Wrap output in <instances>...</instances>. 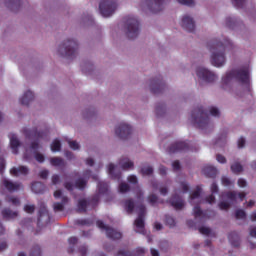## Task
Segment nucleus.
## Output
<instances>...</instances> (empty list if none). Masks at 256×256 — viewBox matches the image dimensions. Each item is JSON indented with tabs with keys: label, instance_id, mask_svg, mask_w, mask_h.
Here are the masks:
<instances>
[{
	"label": "nucleus",
	"instance_id": "f257e3e1",
	"mask_svg": "<svg viewBox=\"0 0 256 256\" xmlns=\"http://www.w3.org/2000/svg\"><path fill=\"white\" fill-rule=\"evenodd\" d=\"M208 49L211 55V63L214 67H223L225 65V51L233 49V42L225 38L223 41L212 40L208 43Z\"/></svg>",
	"mask_w": 256,
	"mask_h": 256
},
{
	"label": "nucleus",
	"instance_id": "f03ea898",
	"mask_svg": "<svg viewBox=\"0 0 256 256\" xmlns=\"http://www.w3.org/2000/svg\"><path fill=\"white\" fill-rule=\"evenodd\" d=\"M232 79H236L239 83L243 85H249V66H244L240 69L232 70L222 78V83L224 85H229Z\"/></svg>",
	"mask_w": 256,
	"mask_h": 256
},
{
	"label": "nucleus",
	"instance_id": "7ed1b4c3",
	"mask_svg": "<svg viewBox=\"0 0 256 256\" xmlns=\"http://www.w3.org/2000/svg\"><path fill=\"white\" fill-rule=\"evenodd\" d=\"M191 119L193 125L198 129L204 131L205 129H209L211 127V120L209 119V114L202 108V106L195 108L192 111Z\"/></svg>",
	"mask_w": 256,
	"mask_h": 256
},
{
	"label": "nucleus",
	"instance_id": "20e7f679",
	"mask_svg": "<svg viewBox=\"0 0 256 256\" xmlns=\"http://www.w3.org/2000/svg\"><path fill=\"white\" fill-rule=\"evenodd\" d=\"M58 51L64 57L73 59V57L77 55V51H79V44L76 42V40L68 39L59 46Z\"/></svg>",
	"mask_w": 256,
	"mask_h": 256
},
{
	"label": "nucleus",
	"instance_id": "39448f33",
	"mask_svg": "<svg viewBox=\"0 0 256 256\" xmlns=\"http://www.w3.org/2000/svg\"><path fill=\"white\" fill-rule=\"evenodd\" d=\"M124 20L128 39H137L139 37V20L133 16H127Z\"/></svg>",
	"mask_w": 256,
	"mask_h": 256
},
{
	"label": "nucleus",
	"instance_id": "423d86ee",
	"mask_svg": "<svg viewBox=\"0 0 256 256\" xmlns=\"http://www.w3.org/2000/svg\"><path fill=\"white\" fill-rule=\"evenodd\" d=\"M99 10L102 17H111V15L117 11V1L101 0L99 4Z\"/></svg>",
	"mask_w": 256,
	"mask_h": 256
},
{
	"label": "nucleus",
	"instance_id": "0eeeda50",
	"mask_svg": "<svg viewBox=\"0 0 256 256\" xmlns=\"http://www.w3.org/2000/svg\"><path fill=\"white\" fill-rule=\"evenodd\" d=\"M24 134L28 139H47L49 137V128L38 130L37 128L24 129Z\"/></svg>",
	"mask_w": 256,
	"mask_h": 256
},
{
	"label": "nucleus",
	"instance_id": "6e6552de",
	"mask_svg": "<svg viewBox=\"0 0 256 256\" xmlns=\"http://www.w3.org/2000/svg\"><path fill=\"white\" fill-rule=\"evenodd\" d=\"M96 225L98 229L106 231V236L108 237V239H112V241H117L123 237V234H121V232L105 225V223H103V221L101 220H98L96 222Z\"/></svg>",
	"mask_w": 256,
	"mask_h": 256
},
{
	"label": "nucleus",
	"instance_id": "1a4fd4ad",
	"mask_svg": "<svg viewBox=\"0 0 256 256\" xmlns=\"http://www.w3.org/2000/svg\"><path fill=\"white\" fill-rule=\"evenodd\" d=\"M138 217L134 222L136 228H138L137 233H145V215L147 213V208L145 205L141 204L138 206Z\"/></svg>",
	"mask_w": 256,
	"mask_h": 256
},
{
	"label": "nucleus",
	"instance_id": "9d476101",
	"mask_svg": "<svg viewBox=\"0 0 256 256\" xmlns=\"http://www.w3.org/2000/svg\"><path fill=\"white\" fill-rule=\"evenodd\" d=\"M181 151H197V148L191 147L189 142H175L168 148V153H181Z\"/></svg>",
	"mask_w": 256,
	"mask_h": 256
},
{
	"label": "nucleus",
	"instance_id": "9b49d317",
	"mask_svg": "<svg viewBox=\"0 0 256 256\" xmlns=\"http://www.w3.org/2000/svg\"><path fill=\"white\" fill-rule=\"evenodd\" d=\"M165 82L163 81V77L159 75L158 77L150 80V91L153 95H159L162 91H165Z\"/></svg>",
	"mask_w": 256,
	"mask_h": 256
},
{
	"label": "nucleus",
	"instance_id": "f8f14e48",
	"mask_svg": "<svg viewBox=\"0 0 256 256\" xmlns=\"http://www.w3.org/2000/svg\"><path fill=\"white\" fill-rule=\"evenodd\" d=\"M196 75L199 77V79H202V81H205L206 83H213V81L217 79V76L213 72L203 67L197 68Z\"/></svg>",
	"mask_w": 256,
	"mask_h": 256
},
{
	"label": "nucleus",
	"instance_id": "ddd939ff",
	"mask_svg": "<svg viewBox=\"0 0 256 256\" xmlns=\"http://www.w3.org/2000/svg\"><path fill=\"white\" fill-rule=\"evenodd\" d=\"M54 198L61 199V202H55L53 204L54 211H63V209H65V205L69 203V198L67 196H63V191L61 190H56L54 192Z\"/></svg>",
	"mask_w": 256,
	"mask_h": 256
},
{
	"label": "nucleus",
	"instance_id": "4468645a",
	"mask_svg": "<svg viewBox=\"0 0 256 256\" xmlns=\"http://www.w3.org/2000/svg\"><path fill=\"white\" fill-rule=\"evenodd\" d=\"M115 133L119 139L125 140L129 139V136L133 133V129L127 123H120L116 127Z\"/></svg>",
	"mask_w": 256,
	"mask_h": 256
},
{
	"label": "nucleus",
	"instance_id": "2eb2a0df",
	"mask_svg": "<svg viewBox=\"0 0 256 256\" xmlns=\"http://www.w3.org/2000/svg\"><path fill=\"white\" fill-rule=\"evenodd\" d=\"M167 1L169 0H146V5L151 13H159L163 11Z\"/></svg>",
	"mask_w": 256,
	"mask_h": 256
},
{
	"label": "nucleus",
	"instance_id": "dca6fc26",
	"mask_svg": "<svg viewBox=\"0 0 256 256\" xmlns=\"http://www.w3.org/2000/svg\"><path fill=\"white\" fill-rule=\"evenodd\" d=\"M3 187L9 191V193H15V191L23 190V184L20 182H13L11 180L4 179L2 181Z\"/></svg>",
	"mask_w": 256,
	"mask_h": 256
},
{
	"label": "nucleus",
	"instance_id": "f3484780",
	"mask_svg": "<svg viewBox=\"0 0 256 256\" xmlns=\"http://www.w3.org/2000/svg\"><path fill=\"white\" fill-rule=\"evenodd\" d=\"M171 207L175 209V211H181L183 207H185V200L177 194H174L169 200Z\"/></svg>",
	"mask_w": 256,
	"mask_h": 256
},
{
	"label": "nucleus",
	"instance_id": "a211bd4d",
	"mask_svg": "<svg viewBox=\"0 0 256 256\" xmlns=\"http://www.w3.org/2000/svg\"><path fill=\"white\" fill-rule=\"evenodd\" d=\"M181 27L184 28L185 31H188V33H193V31H195V21L187 15L183 16Z\"/></svg>",
	"mask_w": 256,
	"mask_h": 256
},
{
	"label": "nucleus",
	"instance_id": "6ab92c4d",
	"mask_svg": "<svg viewBox=\"0 0 256 256\" xmlns=\"http://www.w3.org/2000/svg\"><path fill=\"white\" fill-rule=\"evenodd\" d=\"M10 139V147L15 155L19 153V145H21V142H19V139L17 138V135L10 133L9 134Z\"/></svg>",
	"mask_w": 256,
	"mask_h": 256
},
{
	"label": "nucleus",
	"instance_id": "aec40b11",
	"mask_svg": "<svg viewBox=\"0 0 256 256\" xmlns=\"http://www.w3.org/2000/svg\"><path fill=\"white\" fill-rule=\"evenodd\" d=\"M29 173V168L26 166L13 167L10 169V175L13 177H19V175H27Z\"/></svg>",
	"mask_w": 256,
	"mask_h": 256
},
{
	"label": "nucleus",
	"instance_id": "412c9836",
	"mask_svg": "<svg viewBox=\"0 0 256 256\" xmlns=\"http://www.w3.org/2000/svg\"><path fill=\"white\" fill-rule=\"evenodd\" d=\"M35 99V94L31 90L26 91L23 96L20 98L21 105L29 106V103Z\"/></svg>",
	"mask_w": 256,
	"mask_h": 256
},
{
	"label": "nucleus",
	"instance_id": "4be33fe9",
	"mask_svg": "<svg viewBox=\"0 0 256 256\" xmlns=\"http://www.w3.org/2000/svg\"><path fill=\"white\" fill-rule=\"evenodd\" d=\"M202 171L206 177H210L211 179H215V177H217V168L211 165L204 166Z\"/></svg>",
	"mask_w": 256,
	"mask_h": 256
},
{
	"label": "nucleus",
	"instance_id": "5701e85b",
	"mask_svg": "<svg viewBox=\"0 0 256 256\" xmlns=\"http://www.w3.org/2000/svg\"><path fill=\"white\" fill-rule=\"evenodd\" d=\"M43 217H47L49 219V211L47 210V206H45V203H41L38 211V225L41 224V219Z\"/></svg>",
	"mask_w": 256,
	"mask_h": 256
},
{
	"label": "nucleus",
	"instance_id": "b1692460",
	"mask_svg": "<svg viewBox=\"0 0 256 256\" xmlns=\"http://www.w3.org/2000/svg\"><path fill=\"white\" fill-rule=\"evenodd\" d=\"M228 240L230 242V244L232 245V247H239V245H241V240L239 239V234H237V232H231L228 235Z\"/></svg>",
	"mask_w": 256,
	"mask_h": 256
},
{
	"label": "nucleus",
	"instance_id": "393cba45",
	"mask_svg": "<svg viewBox=\"0 0 256 256\" xmlns=\"http://www.w3.org/2000/svg\"><path fill=\"white\" fill-rule=\"evenodd\" d=\"M31 189L33 193H36L37 195L45 193V184L42 182H33Z\"/></svg>",
	"mask_w": 256,
	"mask_h": 256
},
{
	"label": "nucleus",
	"instance_id": "a878e982",
	"mask_svg": "<svg viewBox=\"0 0 256 256\" xmlns=\"http://www.w3.org/2000/svg\"><path fill=\"white\" fill-rule=\"evenodd\" d=\"M3 219L9 221V219H15L17 217V212L11 210L10 208H4L1 212Z\"/></svg>",
	"mask_w": 256,
	"mask_h": 256
},
{
	"label": "nucleus",
	"instance_id": "bb28decb",
	"mask_svg": "<svg viewBox=\"0 0 256 256\" xmlns=\"http://www.w3.org/2000/svg\"><path fill=\"white\" fill-rule=\"evenodd\" d=\"M108 173L115 181H121V172L115 173V164L110 163L108 165Z\"/></svg>",
	"mask_w": 256,
	"mask_h": 256
},
{
	"label": "nucleus",
	"instance_id": "cd10ccee",
	"mask_svg": "<svg viewBox=\"0 0 256 256\" xmlns=\"http://www.w3.org/2000/svg\"><path fill=\"white\" fill-rule=\"evenodd\" d=\"M124 208L125 211L131 215V213H133V211H135V201H133V199H127L124 201Z\"/></svg>",
	"mask_w": 256,
	"mask_h": 256
},
{
	"label": "nucleus",
	"instance_id": "c85d7f7f",
	"mask_svg": "<svg viewBox=\"0 0 256 256\" xmlns=\"http://www.w3.org/2000/svg\"><path fill=\"white\" fill-rule=\"evenodd\" d=\"M98 193L99 195H107L109 193V184L107 182H98Z\"/></svg>",
	"mask_w": 256,
	"mask_h": 256
},
{
	"label": "nucleus",
	"instance_id": "c756f323",
	"mask_svg": "<svg viewBox=\"0 0 256 256\" xmlns=\"http://www.w3.org/2000/svg\"><path fill=\"white\" fill-rule=\"evenodd\" d=\"M79 213H87V207H89V202L86 199H80L77 204Z\"/></svg>",
	"mask_w": 256,
	"mask_h": 256
},
{
	"label": "nucleus",
	"instance_id": "7c9ffc66",
	"mask_svg": "<svg viewBox=\"0 0 256 256\" xmlns=\"http://www.w3.org/2000/svg\"><path fill=\"white\" fill-rule=\"evenodd\" d=\"M50 164L52 167H65V160L61 157H52L50 158Z\"/></svg>",
	"mask_w": 256,
	"mask_h": 256
},
{
	"label": "nucleus",
	"instance_id": "2f4dec72",
	"mask_svg": "<svg viewBox=\"0 0 256 256\" xmlns=\"http://www.w3.org/2000/svg\"><path fill=\"white\" fill-rule=\"evenodd\" d=\"M193 213L195 219H199V217H201V219H205L207 217V212H203V210H201V206L199 205H196L194 207Z\"/></svg>",
	"mask_w": 256,
	"mask_h": 256
},
{
	"label": "nucleus",
	"instance_id": "473e14b6",
	"mask_svg": "<svg viewBox=\"0 0 256 256\" xmlns=\"http://www.w3.org/2000/svg\"><path fill=\"white\" fill-rule=\"evenodd\" d=\"M79 242V238L72 236L68 239L69 243V248H68V253H74L75 252V245Z\"/></svg>",
	"mask_w": 256,
	"mask_h": 256
},
{
	"label": "nucleus",
	"instance_id": "72a5a7b5",
	"mask_svg": "<svg viewBox=\"0 0 256 256\" xmlns=\"http://www.w3.org/2000/svg\"><path fill=\"white\" fill-rule=\"evenodd\" d=\"M121 164V168L124 169V170H127V169H133L134 167V163L133 161L129 160V158H125L124 160H122L120 162Z\"/></svg>",
	"mask_w": 256,
	"mask_h": 256
},
{
	"label": "nucleus",
	"instance_id": "f704fd0d",
	"mask_svg": "<svg viewBox=\"0 0 256 256\" xmlns=\"http://www.w3.org/2000/svg\"><path fill=\"white\" fill-rule=\"evenodd\" d=\"M87 187V180L84 178H79L75 182V188L80 189V191H83Z\"/></svg>",
	"mask_w": 256,
	"mask_h": 256
},
{
	"label": "nucleus",
	"instance_id": "c9c22d12",
	"mask_svg": "<svg viewBox=\"0 0 256 256\" xmlns=\"http://www.w3.org/2000/svg\"><path fill=\"white\" fill-rule=\"evenodd\" d=\"M100 199L101 197L99 196V194H96L88 200V205H91L92 209H95V207L99 205Z\"/></svg>",
	"mask_w": 256,
	"mask_h": 256
},
{
	"label": "nucleus",
	"instance_id": "e433bc0d",
	"mask_svg": "<svg viewBox=\"0 0 256 256\" xmlns=\"http://www.w3.org/2000/svg\"><path fill=\"white\" fill-rule=\"evenodd\" d=\"M224 197H226V199H228L232 203H235L237 201V192L235 191L226 192L224 194Z\"/></svg>",
	"mask_w": 256,
	"mask_h": 256
},
{
	"label": "nucleus",
	"instance_id": "4c0bfd02",
	"mask_svg": "<svg viewBox=\"0 0 256 256\" xmlns=\"http://www.w3.org/2000/svg\"><path fill=\"white\" fill-rule=\"evenodd\" d=\"M51 151H53V153H57V151H61V141H59L58 139H55L51 144Z\"/></svg>",
	"mask_w": 256,
	"mask_h": 256
},
{
	"label": "nucleus",
	"instance_id": "58836bf2",
	"mask_svg": "<svg viewBox=\"0 0 256 256\" xmlns=\"http://www.w3.org/2000/svg\"><path fill=\"white\" fill-rule=\"evenodd\" d=\"M231 171L236 174L241 173L243 171V166L239 162H236L231 165Z\"/></svg>",
	"mask_w": 256,
	"mask_h": 256
},
{
	"label": "nucleus",
	"instance_id": "ea45409f",
	"mask_svg": "<svg viewBox=\"0 0 256 256\" xmlns=\"http://www.w3.org/2000/svg\"><path fill=\"white\" fill-rule=\"evenodd\" d=\"M199 197H201V186H197L196 190L190 194L191 201L199 199Z\"/></svg>",
	"mask_w": 256,
	"mask_h": 256
},
{
	"label": "nucleus",
	"instance_id": "a19ab883",
	"mask_svg": "<svg viewBox=\"0 0 256 256\" xmlns=\"http://www.w3.org/2000/svg\"><path fill=\"white\" fill-rule=\"evenodd\" d=\"M148 203L152 205V207H155V204L159 201V197L155 194H150L148 196Z\"/></svg>",
	"mask_w": 256,
	"mask_h": 256
},
{
	"label": "nucleus",
	"instance_id": "79ce46f5",
	"mask_svg": "<svg viewBox=\"0 0 256 256\" xmlns=\"http://www.w3.org/2000/svg\"><path fill=\"white\" fill-rule=\"evenodd\" d=\"M237 25V19L228 17L226 18V26L229 27V29H233Z\"/></svg>",
	"mask_w": 256,
	"mask_h": 256
},
{
	"label": "nucleus",
	"instance_id": "37998d69",
	"mask_svg": "<svg viewBox=\"0 0 256 256\" xmlns=\"http://www.w3.org/2000/svg\"><path fill=\"white\" fill-rule=\"evenodd\" d=\"M130 190H131V187L129 186V184L124 183V182L120 183V185H119L120 193H128V191H130Z\"/></svg>",
	"mask_w": 256,
	"mask_h": 256
},
{
	"label": "nucleus",
	"instance_id": "c03bdc74",
	"mask_svg": "<svg viewBox=\"0 0 256 256\" xmlns=\"http://www.w3.org/2000/svg\"><path fill=\"white\" fill-rule=\"evenodd\" d=\"M236 9H243L245 7V0H231Z\"/></svg>",
	"mask_w": 256,
	"mask_h": 256
},
{
	"label": "nucleus",
	"instance_id": "a18cd8bd",
	"mask_svg": "<svg viewBox=\"0 0 256 256\" xmlns=\"http://www.w3.org/2000/svg\"><path fill=\"white\" fill-rule=\"evenodd\" d=\"M7 202L12 203V205H15V207H19V205H21V201L19 200V198L13 196L9 197L7 199Z\"/></svg>",
	"mask_w": 256,
	"mask_h": 256
},
{
	"label": "nucleus",
	"instance_id": "49530a36",
	"mask_svg": "<svg viewBox=\"0 0 256 256\" xmlns=\"http://www.w3.org/2000/svg\"><path fill=\"white\" fill-rule=\"evenodd\" d=\"M30 256H41V247H39V245L34 246L32 248Z\"/></svg>",
	"mask_w": 256,
	"mask_h": 256
},
{
	"label": "nucleus",
	"instance_id": "de8ad7c7",
	"mask_svg": "<svg viewBox=\"0 0 256 256\" xmlns=\"http://www.w3.org/2000/svg\"><path fill=\"white\" fill-rule=\"evenodd\" d=\"M245 217H247V213H245L244 210H237L236 213H235V218L236 219H245Z\"/></svg>",
	"mask_w": 256,
	"mask_h": 256
},
{
	"label": "nucleus",
	"instance_id": "09e8293b",
	"mask_svg": "<svg viewBox=\"0 0 256 256\" xmlns=\"http://www.w3.org/2000/svg\"><path fill=\"white\" fill-rule=\"evenodd\" d=\"M142 175H153V167L148 166V167H143L141 169Z\"/></svg>",
	"mask_w": 256,
	"mask_h": 256
},
{
	"label": "nucleus",
	"instance_id": "8fccbe9b",
	"mask_svg": "<svg viewBox=\"0 0 256 256\" xmlns=\"http://www.w3.org/2000/svg\"><path fill=\"white\" fill-rule=\"evenodd\" d=\"M87 251H89V248L87 247V245H81V246L78 248V253H79L81 256H87Z\"/></svg>",
	"mask_w": 256,
	"mask_h": 256
},
{
	"label": "nucleus",
	"instance_id": "3c124183",
	"mask_svg": "<svg viewBox=\"0 0 256 256\" xmlns=\"http://www.w3.org/2000/svg\"><path fill=\"white\" fill-rule=\"evenodd\" d=\"M165 223L166 225H169V227H175V218L171 216H166Z\"/></svg>",
	"mask_w": 256,
	"mask_h": 256
},
{
	"label": "nucleus",
	"instance_id": "603ef678",
	"mask_svg": "<svg viewBox=\"0 0 256 256\" xmlns=\"http://www.w3.org/2000/svg\"><path fill=\"white\" fill-rule=\"evenodd\" d=\"M218 207L221 211H227V209L231 207V204H229V202L222 201L218 204Z\"/></svg>",
	"mask_w": 256,
	"mask_h": 256
},
{
	"label": "nucleus",
	"instance_id": "864d4df0",
	"mask_svg": "<svg viewBox=\"0 0 256 256\" xmlns=\"http://www.w3.org/2000/svg\"><path fill=\"white\" fill-rule=\"evenodd\" d=\"M132 256H145V248H137L134 252H131Z\"/></svg>",
	"mask_w": 256,
	"mask_h": 256
},
{
	"label": "nucleus",
	"instance_id": "5fc2aeb1",
	"mask_svg": "<svg viewBox=\"0 0 256 256\" xmlns=\"http://www.w3.org/2000/svg\"><path fill=\"white\" fill-rule=\"evenodd\" d=\"M24 211L25 213H29V214L35 213V205H29V204L25 205Z\"/></svg>",
	"mask_w": 256,
	"mask_h": 256
},
{
	"label": "nucleus",
	"instance_id": "6e6d98bb",
	"mask_svg": "<svg viewBox=\"0 0 256 256\" xmlns=\"http://www.w3.org/2000/svg\"><path fill=\"white\" fill-rule=\"evenodd\" d=\"M177 1L181 5H187L188 7H193V5H195V1L193 0H177Z\"/></svg>",
	"mask_w": 256,
	"mask_h": 256
},
{
	"label": "nucleus",
	"instance_id": "4d7b16f0",
	"mask_svg": "<svg viewBox=\"0 0 256 256\" xmlns=\"http://www.w3.org/2000/svg\"><path fill=\"white\" fill-rule=\"evenodd\" d=\"M68 145L70 149H73V151H77V149H79V143H77V141L68 140Z\"/></svg>",
	"mask_w": 256,
	"mask_h": 256
},
{
	"label": "nucleus",
	"instance_id": "13d9d810",
	"mask_svg": "<svg viewBox=\"0 0 256 256\" xmlns=\"http://www.w3.org/2000/svg\"><path fill=\"white\" fill-rule=\"evenodd\" d=\"M76 225H86L89 227L91 225V222L87 219H78L76 220Z\"/></svg>",
	"mask_w": 256,
	"mask_h": 256
},
{
	"label": "nucleus",
	"instance_id": "bf43d9fd",
	"mask_svg": "<svg viewBox=\"0 0 256 256\" xmlns=\"http://www.w3.org/2000/svg\"><path fill=\"white\" fill-rule=\"evenodd\" d=\"M210 115H212V117H219V115H221V112H219V109H217L215 107H211Z\"/></svg>",
	"mask_w": 256,
	"mask_h": 256
},
{
	"label": "nucleus",
	"instance_id": "052dcab7",
	"mask_svg": "<svg viewBox=\"0 0 256 256\" xmlns=\"http://www.w3.org/2000/svg\"><path fill=\"white\" fill-rule=\"evenodd\" d=\"M199 233L202 235H210L211 234V229L207 227H200L199 228Z\"/></svg>",
	"mask_w": 256,
	"mask_h": 256
},
{
	"label": "nucleus",
	"instance_id": "680f3d73",
	"mask_svg": "<svg viewBox=\"0 0 256 256\" xmlns=\"http://www.w3.org/2000/svg\"><path fill=\"white\" fill-rule=\"evenodd\" d=\"M35 159H36V161H38V163H44L45 156H43V154H41L39 152H36Z\"/></svg>",
	"mask_w": 256,
	"mask_h": 256
},
{
	"label": "nucleus",
	"instance_id": "e2e57ef3",
	"mask_svg": "<svg viewBox=\"0 0 256 256\" xmlns=\"http://www.w3.org/2000/svg\"><path fill=\"white\" fill-rule=\"evenodd\" d=\"M116 256H133V253L127 250H120Z\"/></svg>",
	"mask_w": 256,
	"mask_h": 256
},
{
	"label": "nucleus",
	"instance_id": "0e129e2a",
	"mask_svg": "<svg viewBox=\"0 0 256 256\" xmlns=\"http://www.w3.org/2000/svg\"><path fill=\"white\" fill-rule=\"evenodd\" d=\"M222 185H224L225 187H229V185H232V182L228 177L223 176Z\"/></svg>",
	"mask_w": 256,
	"mask_h": 256
},
{
	"label": "nucleus",
	"instance_id": "69168bd1",
	"mask_svg": "<svg viewBox=\"0 0 256 256\" xmlns=\"http://www.w3.org/2000/svg\"><path fill=\"white\" fill-rule=\"evenodd\" d=\"M136 199H138V201H143V190L140 188L136 190Z\"/></svg>",
	"mask_w": 256,
	"mask_h": 256
},
{
	"label": "nucleus",
	"instance_id": "338daca9",
	"mask_svg": "<svg viewBox=\"0 0 256 256\" xmlns=\"http://www.w3.org/2000/svg\"><path fill=\"white\" fill-rule=\"evenodd\" d=\"M128 182H130L132 185H137V183H138L137 176L130 175L128 177Z\"/></svg>",
	"mask_w": 256,
	"mask_h": 256
},
{
	"label": "nucleus",
	"instance_id": "774afa93",
	"mask_svg": "<svg viewBox=\"0 0 256 256\" xmlns=\"http://www.w3.org/2000/svg\"><path fill=\"white\" fill-rule=\"evenodd\" d=\"M64 187L67 189V191H73L75 189V185H73L71 182H65Z\"/></svg>",
	"mask_w": 256,
	"mask_h": 256
}]
</instances>
